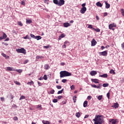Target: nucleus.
<instances>
[{"mask_svg":"<svg viewBox=\"0 0 124 124\" xmlns=\"http://www.w3.org/2000/svg\"><path fill=\"white\" fill-rule=\"evenodd\" d=\"M94 122V124H102L104 123L103 116L102 115H96L94 119L93 120Z\"/></svg>","mask_w":124,"mask_h":124,"instance_id":"obj_1","label":"nucleus"},{"mask_svg":"<svg viewBox=\"0 0 124 124\" xmlns=\"http://www.w3.org/2000/svg\"><path fill=\"white\" fill-rule=\"evenodd\" d=\"M60 78H63V77H67L68 76H71L72 75L71 73H69L66 71H62L60 72Z\"/></svg>","mask_w":124,"mask_h":124,"instance_id":"obj_2","label":"nucleus"},{"mask_svg":"<svg viewBox=\"0 0 124 124\" xmlns=\"http://www.w3.org/2000/svg\"><path fill=\"white\" fill-rule=\"evenodd\" d=\"M53 3L56 5L58 6H62L64 4V0H60L59 1L58 0H53Z\"/></svg>","mask_w":124,"mask_h":124,"instance_id":"obj_3","label":"nucleus"},{"mask_svg":"<svg viewBox=\"0 0 124 124\" xmlns=\"http://www.w3.org/2000/svg\"><path fill=\"white\" fill-rule=\"evenodd\" d=\"M16 51L17 53L20 54H24V55H26V54H27V51L24 48H17L16 49Z\"/></svg>","mask_w":124,"mask_h":124,"instance_id":"obj_4","label":"nucleus"},{"mask_svg":"<svg viewBox=\"0 0 124 124\" xmlns=\"http://www.w3.org/2000/svg\"><path fill=\"white\" fill-rule=\"evenodd\" d=\"M91 87H92V88H95V89H101L102 84L100 83L97 86L95 85V84H91Z\"/></svg>","mask_w":124,"mask_h":124,"instance_id":"obj_5","label":"nucleus"},{"mask_svg":"<svg viewBox=\"0 0 124 124\" xmlns=\"http://www.w3.org/2000/svg\"><path fill=\"white\" fill-rule=\"evenodd\" d=\"M108 51L106 50L101 52H99V54L100 56H104V57H106V56H107L108 55V53H107Z\"/></svg>","mask_w":124,"mask_h":124,"instance_id":"obj_6","label":"nucleus"},{"mask_svg":"<svg viewBox=\"0 0 124 124\" xmlns=\"http://www.w3.org/2000/svg\"><path fill=\"white\" fill-rule=\"evenodd\" d=\"M86 11H87V8L86 7H82L81 8V10H80V13H81V14H84L85 12H86Z\"/></svg>","mask_w":124,"mask_h":124,"instance_id":"obj_7","label":"nucleus"},{"mask_svg":"<svg viewBox=\"0 0 124 124\" xmlns=\"http://www.w3.org/2000/svg\"><path fill=\"white\" fill-rule=\"evenodd\" d=\"M117 123V120L116 119H110L109 124H116Z\"/></svg>","mask_w":124,"mask_h":124,"instance_id":"obj_8","label":"nucleus"},{"mask_svg":"<svg viewBox=\"0 0 124 124\" xmlns=\"http://www.w3.org/2000/svg\"><path fill=\"white\" fill-rule=\"evenodd\" d=\"M91 43L92 46H95L96 43H97V42H96L94 39H93L91 42Z\"/></svg>","mask_w":124,"mask_h":124,"instance_id":"obj_9","label":"nucleus"},{"mask_svg":"<svg viewBox=\"0 0 124 124\" xmlns=\"http://www.w3.org/2000/svg\"><path fill=\"white\" fill-rule=\"evenodd\" d=\"M92 82H93V83H95V84H99V82L98 81L99 80L98 79L95 78H92L91 79Z\"/></svg>","mask_w":124,"mask_h":124,"instance_id":"obj_10","label":"nucleus"},{"mask_svg":"<svg viewBox=\"0 0 124 124\" xmlns=\"http://www.w3.org/2000/svg\"><path fill=\"white\" fill-rule=\"evenodd\" d=\"M96 74H97V72L95 71H92L90 72V75H91V76H94V75H96Z\"/></svg>","mask_w":124,"mask_h":124,"instance_id":"obj_11","label":"nucleus"},{"mask_svg":"<svg viewBox=\"0 0 124 124\" xmlns=\"http://www.w3.org/2000/svg\"><path fill=\"white\" fill-rule=\"evenodd\" d=\"M99 77H101L102 78H107L108 77V75L107 74H104L103 75H100Z\"/></svg>","mask_w":124,"mask_h":124,"instance_id":"obj_12","label":"nucleus"},{"mask_svg":"<svg viewBox=\"0 0 124 124\" xmlns=\"http://www.w3.org/2000/svg\"><path fill=\"white\" fill-rule=\"evenodd\" d=\"M7 71H14V69L11 67H7Z\"/></svg>","mask_w":124,"mask_h":124,"instance_id":"obj_13","label":"nucleus"},{"mask_svg":"<svg viewBox=\"0 0 124 124\" xmlns=\"http://www.w3.org/2000/svg\"><path fill=\"white\" fill-rule=\"evenodd\" d=\"M105 3L106 4V8H107V9L110 8V4L108 3L107 1H105Z\"/></svg>","mask_w":124,"mask_h":124,"instance_id":"obj_14","label":"nucleus"},{"mask_svg":"<svg viewBox=\"0 0 124 124\" xmlns=\"http://www.w3.org/2000/svg\"><path fill=\"white\" fill-rule=\"evenodd\" d=\"M63 26L65 28H68V27H70L71 25L68 22H67L64 23Z\"/></svg>","mask_w":124,"mask_h":124,"instance_id":"obj_15","label":"nucleus"},{"mask_svg":"<svg viewBox=\"0 0 124 124\" xmlns=\"http://www.w3.org/2000/svg\"><path fill=\"white\" fill-rule=\"evenodd\" d=\"M112 107H114V108H119V104L118 103H115L112 106Z\"/></svg>","mask_w":124,"mask_h":124,"instance_id":"obj_16","label":"nucleus"},{"mask_svg":"<svg viewBox=\"0 0 124 124\" xmlns=\"http://www.w3.org/2000/svg\"><path fill=\"white\" fill-rule=\"evenodd\" d=\"M96 5H97L98 7H102V4L100 3V2L98 1L96 3Z\"/></svg>","mask_w":124,"mask_h":124,"instance_id":"obj_17","label":"nucleus"},{"mask_svg":"<svg viewBox=\"0 0 124 124\" xmlns=\"http://www.w3.org/2000/svg\"><path fill=\"white\" fill-rule=\"evenodd\" d=\"M108 28L109 30H112V31H115V29L113 28V25L112 24H109L108 26Z\"/></svg>","mask_w":124,"mask_h":124,"instance_id":"obj_18","label":"nucleus"},{"mask_svg":"<svg viewBox=\"0 0 124 124\" xmlns=\"http://www.w3.org/2000/svg\"><path fill=\"white\" fill-rule=\"evenodd\" d=\"M42 37L40 36H36L35 37V39H36L37 40H40Z\"/></svg>","mask_w":124,"mask_h":124,"instance_id":"obj_19","label":"nucleus"},{"mask_svg":"<svg viewBox=\"0 0 124 124\" xmlns=\"http://www.w3.org/2000/svg\"><path fill=\"white\" fill-rule=\"evenodd\" d=\"M88 106V101H85L83 103V107H87Z\"/></svg>","mask_w":124,"mask_h":124,"instance_id":"obj_20","label":"nucleus"},{"mask_svg":"<svg viewBox=\"0 0 124 124\" xmlns=\"http://www.w3.org/2000/svg\"><path fill=\"white\" fill-rule=\"evenodd\" d=\"M109 73L110 74H116V73L115 72V71L113 69H111L109 71Z\"/></svg>","mask_w":124,"mask_h":124,"instance_id":"obj_21","label":"nucleus"},{"mask_svg":"<svg viewBox=\"0 0 124 124\" xmlns=\"http://www.w3.org/2000/svg\"><path fill=\"white\" fill-rule=\"evenodd\" d=\"M2 37L3 38V39H5V38L7 37V35L4 32Z\"/></svg>","mask_w":124,"mask_h":124,"instance_id":"obj_22","label":"nucleus"},{"mask_svg":"<svg viewBox=\"0 0 124 124\" xmlns=\"http://www.w3.org/2000/svg\"><path fill=\"white\" fill-rule=\"evenodd\" d=\"M108 86H109V84L108 83H104L103 84V87L104 88H106V87H108Z\"/></svg>","mask_w":124,"mask_h":124,"instance_id":"obj_23","label":"nucleus"},{"mask_svg":"<svg viewBox=\"0 0 124 124\" xmlns=\"http://www.w3.org/2000/svg\"><path fill=\"white\" fill-rule=\"evenodd\" d=\"M76 117H77V118H79V117H80V116H81V114H80V112H77V113L76 114Z\"/></svg>","mask_w":124,"mask_h":124,"instance_id":"obj_24","label":"nucleus"},{"mask_svg":"<svg viewBox=\"0 0 124 124\" xmlns=\"http://www.w3.org/2000/svg\"><path fill=\"white\" fill-rule=\"evenodd\" d=\"M45 69H49V68H50V67L49 66L48 64H46L45 65Z\"/></svg>","mask_w":124,"mask_h":124,"instance_id":"obj_25","label":"nucleus"},{"mask_svg":"<svg viewBox=\"0 0 124 124\" xmlns=\"http://www.w3.org/2000/svg\"><path fill=\"white\" fill-rule=\"evenodd\" d=\"M76 98H77V96H73V100L74 101V103H75V102H76V100H77Z\"/></svg>","mask_w":124,"mask_h":124,"instance_id":"obj_26","label":"nucleus"},{"mask_svg":"<svg viewBox=\"0 0 124 124\" xmlns=\"http://www.w3.org/2000/svg\"><path fill=\"white\" fill-rule=\"evenodd\" d=\"M93 30H94L95 31H97V32H99V31H100V29L98 28H97V29L93 28Z\"/></svg>","mask_w":124,"mask_h":124,"instance_id":"obj_27","label":"nucleus"},{"mask_svg":"<svg viewBox=\"0 0 124 124\" xmlns=\"http://www.w3.org/2000/svg\"><path fill=\"white\" fill-rule=\"evenodd\" d=\"M64 44L66 45V46H69V42L66 41L65 42H64Z\"/></svg>","mask_w":124,"mask_h":124,"instance_id":"obj_28","label":"nucleus"},{"mask_svg":"<svg viewBox=\"0 0 124 124\" xmlns=\"http://www.w3.org/2000/svg\"><path fill=\"white\" fill-rule=\"evenodd\" d=\"M121 12L122 15V16H124V9H121Z\"/></svg>","mask_w":124,"mask_h":124,"instance_id":"obj_29","label":"nucleus"},{"mask_svg":"<svg viewBox=\"0 0 124 124\" xmlns=\"http://www.w3.org/2000/svg\"><path fill=\"white\" fill-rule=\"evenodd\" d=\"M63 92V89H62L61 91H58V92L57 93V94H60V93H62Z\"/></svg>","mask_w":124,"mask_h":124,"instance_id":"obj_30","label":"nucleus"},{"mask_svg":"<svg viewBox=\"0 0 124 124\" xmlns=\"http://www.w3.org/2000/svg\"><path fill=\"white\" fill-rule=\"evenodd\" d=\"M43 79H44V80H47V79H48V78L47 77V75H45L44 76V77H43Z\"/></svg>","mask_w":124,"mask_h":124,"instance_id":"obj_31","label":"nucleus"},{"mask_svg":"<svg viewBox=\"0 0 124 124\" xmlns=\"http://www.w3.org/2000/svg\"><path fill=\"white\" fill-rule=\"evenodd\" d=\"M54 93L55 90L54 89H52L50 91V93H51V94H54Z\"/></svg>","mask_w":124,"mask_h":124,"instance_id":"obj_32","label":"nucleus"},{"mask_svg":"<svg viewBox=\"0 0 124 124\" xmlns=\"http://www.w3.org/2000/svg\"><path fill=\"white\" fill-rule=\"evenodd\" d=\"M17 24L18 25V26H20V27H23V24L22 23V22H21V21L18 22Z\"/></svg>","mask_w":124,"mask_h":124,"instance_id":"obj_33","label":"nucleus"},{"mask_svg":"<svg viewBox=\"0 0 124 124\" xmlns=\"http://www.w3.org/2000/svg\"><path fill=\"white\" fill-rule=\"evenodd\" d=\"M1 55L4 57V58H6V59H7V58H9V56H7L5 55L4 53H1Z\"/></svg>","mask_w":124,"mask_h":124,"instance_id":"obj_34","label":"nucleus"},{"mask_svg":"<svg viewBox=\"0 0 124 124\" xmlns=\"http://www.w3.org/2000/svg\"><path fill=\"white\" fill-rule=\"evenodd\" d=\"M31 84H33V81L31 80V82H29L27 83V85H30V86H31Z\"/></svg>","mask_w":124,"mask_h":124,"instance_id":"obj_35","label":"nucleus"},{"mask_svg":"<svg viewBox=\"0 0 124 124\" xmlns=\"http://www.w3.org/2000/svg\"><path fill=\"white\" fill-rule=\"evenodd\" d=\"M57 89H58V90H61V89H62V86L61 85H57L56 86Z\"/></svg>","mask_w":124,"mask_h":124,"instance_id":"obj_36","label":"nucleus"},{"mask_svg":"<svg viewBox=\"0 0 124 124\" xmlns=\"http://www.w3.org/2000/svg\"><path fill=\"white\" fill-rule=\"evenodd\" d=\"M52 101L54 103H57V102H58V99H54Z\"/></svg>","mask_w":124,"mask_h":124,"instance_id":"obj_37","label":"nucleus"},{"mask_svg":"<svg viewBox=\"0 0 124 124\" xmlns=\"http://www.w3.org/2000/svg\"><path fill=\"white\" fill-rule=\"evenodd\" d=\"M16 71L18 72V73H21L23 71V70L17 69L16 70Z\"/></svg>","mask_w":124,"mask_h":124,"instance_id":"obj_38","label":"nucleus"},{"mask_svg":"<svg viewBox=\"0 0 124 124\" xmlns=\"http://www.w3.org/2000/svg\"><path fill=\"white\" fill-rule=\"evenodd\" d=\"M25 96H21L20 98H19V100H22V99H25Z\"/></svg>","mask_w":124,"mask_h":124,"instance_id":"obj_39","label":"nucleus"},{"mask_svg":"<svg viewBox=\"0 0 124 124\" xmlns=\"http://www.w3.org/2000/svg\"><path fill=\"white\" fill-rule=\"evenodd\" d=\"M98 100H101V99H102V95H99L98 96Z\"/></svg>","mask_w":124,"mask_h":124,"instance_id":"obj_40","label":"nucleus"},{"mask_svg":"<svg viewBox=\"0 0 124 124\" xmlns=\"http://www.w3.org/2000/svg\"><path fill=\"white\" fill-rule=\"evenodd\" d=\"M15 84H16V85H18L19 86H20V85H21V83H20V82H19L18 81H15Z\"/></svg>","mask_w":124,"mask_h":124,"instance_id":"obj_41","label":"nucleus"},{"mask_svg":"<svg viewBox=\"0 0 124 124\" xmlns=\"http://www.w3.org/2000/svg\"><path fill=\"white\" fill-rule=\"evenodd\" d=\"M88 29H93V25L90 24L89 25L88 27Z\"/></svg>","mask_w":124,"mask_h":124,"instance_id":"obj_42","label":"nucleus"},{"mask_svg":"<svg viewBox=\"0 0 124 124\" xmlns=\"http://www.w3.org/2000/svg\"><path fill=\"white\" fill-rule=\"evenodd\" d=\"M70 88H71V90H75V87H74V85L71 86Z\"/></svg>","mask_w":124,"mask_h":124,"instance_id":"obj_43","label":"nucleus"},{"mask_svg":"<svg viewBox=\"0 0 124 124\" xmlns=\"http://www.w3.org/2000/svg\"><path fill=\"white\" fill-rule=\"evenodd\" d=\"M65 37V35L64 34H62L60 35V37H61V38H63V37Z\"/></svg>","mask_w":124,"mask_h":124,"instance_id":"obj_44","label":"nucleus"},{"mask_svg":"<svg viewBox=\"0 0 124 124\" xmlns=\"http://www.w3.org/2000/svg\"><path fill=\"white\" fill-rule=\"evenodd\" d=\"M37 108L38 109H41L42 108L41 107V105H37Z\"/></svg>","mask_w":124,"mask_h":124,"instance_id":"obj_45","label":"nucleus"},{"mask_svg":"<svg viewBox=\"0 0 124 124\" xmlns=\"http://www.w3.org/2000/svg\"><path fill=\"white\" fill-rule=\"evenodd\" d=\"M67 81V79H64L62 80V83H66Z\"/></svg>","mask_w":124,"mask_h":124,"instance_id":"obj_46","label":"nucleus"},{"mask_svg":"<svg viewBox=\"0 0 124 124\" xmlns=\"http://www.w3.org/2000/svg\"><path fill=\"white\" fill-rule=\"evenodd\" d=\"M62 97H63V96H62V95H60V96H58L57 97V98H58V99H62Z\"/></svg>","mask_w":124,"mask_h":124,"instance_id":"obj_47","label":"nucleus"},{"mask_svg":"<svg viewBox=\"0 0 124 124\" xmlns=\"http://www.w3.org/2000/svg\"><path fill=\"white\" fill-rule=\"evenodd\" d=\"M42 123H43V124H48V123H49V122L43 120V121H42Z\"/></svg>","mask_w":124,"mask_h":124,"instance_id":"obj_48","label":"nucleus"},{"mask_svg":"<svg viewBox=\"0 0 124 124\" xmlns=\"http://www.w3.org/2000/svg\"><path fill=\"white\" fill-rule=\"evenodd\" d=\"M26 22H27V23H28V24H31L32 22L31 20V19L27 20Z\"/></svg>","mask_w":124,"mask_h":124,"instance_id":"obj_49","label":"nucleus"},{"mask_svg":"<svg viewBox=\"0 0 124 124\" xmlns=\"http://www.w3.org/2000/svg\"><path fill=\"white\" fill-rule=\"evenodd\" d=\"M107 96L108 98L109 99V98H110V93H107Z\"/></svg>","mask_w":124,"mask_h":124,"instance_id":"obj_50","label":"nucleus"},{"mask_svg":"<svg viewBox=\"0 0 124 124\" xmlns=\"http://www.w3.org/2000/svg\"><path fill=\"white\" fill-rule=\"evenodd\" d=\"M21 4H22V5H25V4H26V3H25V1L22 0Z\"/></svg>","mask_w":124,"mask_h":124,"instance_id":"obj_51","label":"nucleus"},{"mask_svg":"<svg viewBox=\"0 0 124 124\" xmlns=\"http://www.w3.org/2000/svg\"><path fill=\"white\" fill-rule=\"evenodd\" d=\"M30 36L31 37H32V38H35V36L32 34H31Z\"/></svg>","mask_w":124,"mask_h":124,"instance_id":"obj_52","label":"nucleus"},{"mask_svg":"<svg viewBox=\"0 0 124 124\" xmlns=\"http://www.w3.org/2000/svg\"><path fill=\"white\" fill-rule=\"evenodd\" d=\"M29 62V60H26L24 62V64H26V63H28Z\"/></svg>","mask_w":124,"mask_h":124,"instance_id":"obj_53","label":"nucleus"},{"mask_svg":"<svg viewBox=\"0 0 124 124\" xmlns=\"http://www.w3.org/2000/svg\"><path fill=\"white\" fill-rule=\"evenodd\" d=\"M50 47V46L48 45L47 46H44V49H48Z\"/></svg>","mask_w":124,"mask_h":124,"instance_id":"obj_54","label":"nucleus"},{"mask_svg":"<svg viewBox=\"0 0 124 124\" xmlns=\"http://www.w3.org/2000/svg\"><path fill=\"white\" fill-rule=\"evenodd\" d=\"M42 58H43V57L42 56H38L36 57V59H42Z\"/></svg>","mask_w":124,"mask_h":124,"instance_id":"obj_55","label":"nucleus"},{"mask_svg":"<svg viewBox=\"0 0 124 124\" xmlns=\"http://www.w3.org/2000/svg\"><path fill=\"white\" fill-rule=\"evenodd\" d=\"M87 99H88V100H91V99H92V96H88Z\"/></svg>","mask_w":124,"mask_h":124,"instance_id":"obj_56","label":"nucleus"},{"mask_svg":"<svg viewBox=\"0 0 124 124\" xmlns=\"http://www.w3.org/2000/svg\"><path fill=\"white\" fill-rule=\"evenodd\" d=\"M111 25H112V27H113V28H116V27H117V25L113 23V24H110Z\"/></svg>","mask_w":124,"mask_h":124,"instance_id":"obj_57","label":"nucleus"},{"mask_svg":"<svg viewBox=\"0 0 124 124\" xmlns=\"http://www.w3.org/2000/svg\"><path fill=\"white\" fill-rule=\"evenodd\" d=\"M14 121H18V117H14Z\"/></svg>","mask_w":124,"mask_h":124,"instance_id":"obj_58","label":"nucleus"},{"mask_svg":"<svg viewBox=\"0 0 124 124\" xmlns=\"http://www.w3.org/2000/svg\"><path fill=\"white\" fill-rule=\"evenodd\" d=\"M108 15V14L106 12L104 13V17H106V16H107Z\"/></svg>","mask_w":124,"mask_h":124,"instance_id":"obj_59","label":"nucleus"},{"mask_svg":"<svg viewBox=\"0 0 124 124\" xmlns=\"http://www.w3.org/2000/svg\"><path fill=\"white\" fill-rule=\"evenodd\" d=\"M81 6L82 7H85V6H86V3H84L82 4Z\"/></svg>","mask_w":124,"mask_h":124,"instance_id":"obj_60","label":"nucleus"},{"mask_svg":"<svg viewBox=\"0 0 124 124\" xmlns=\"http://www.w3.org/2000/svg\"><path fill=\"white\" fill-rule=\"evenodd\" d=\"M28 36H29V35H27L26 36L24 37V39H27V38L29 39V38L28 37Z\"/></svg>","mask_w":124,"mask_h":124,"instance_id":"obj_61","label":"nucleus"},{"mask_svg":"<svg viewBox=\"0 0 124 124\" xmlns=\"http://www.w3.org/2000/svg\"><path fill=\"white\" fill-rule=\"evenodd\" d=\"M121 46L123 50H124V42L122 44Z\"/></svg>","mask_w":124,"mask_h":124,"instance_id":"obj_62","label":"nucleus"},{"mask_svg":"<svg viewBox=\"0 0 124 124\" xmlns=\"http://www.w3.org/2000/svg\"><path fill=\"white\" fill-rule=\"evenodd\" d=\"M38 84L39 85V86H42V84L41 83V82H39V81H38Z\"/></svg>","mask_w":124,"mask_h":124,"instance_id":"obj_63","label":"nucleus"},{"mask_svg":"<svg viewBox=\"0 0 124 124\" xmlns=\"http://www.w3.org/2000/svg\"><path fill=\"white\" fill-rule=\"evenodd\" d=\"M0 100L2 101H3L4 100V97H0Z\"/></svg>","mask_w":124,"mask_h":124,"instance_id":"obj_64","label":"nucleus"}]
</instances>
